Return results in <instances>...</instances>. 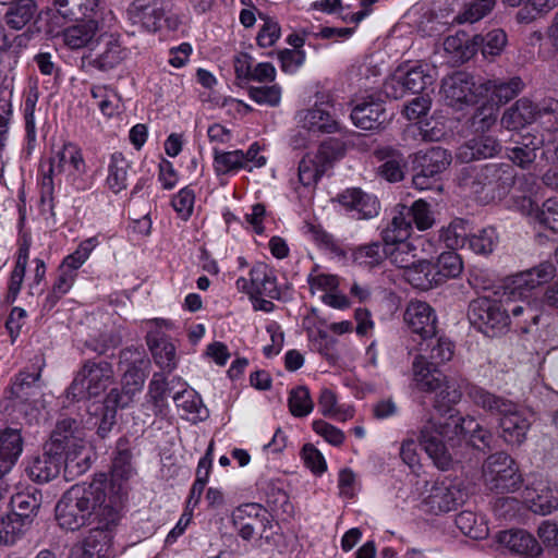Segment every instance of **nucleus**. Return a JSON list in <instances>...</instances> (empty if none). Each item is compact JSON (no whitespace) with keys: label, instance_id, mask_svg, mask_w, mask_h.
I'll use <instances>...</instances> for the list:
<instances>
[{"label":"nucleus","instance_id":"f3484780","mask_svg":"<svg viewBox=\"0 0 558 558\" xmlns=\"http://www.w3.org/2000/svg\"><path fill=\"white\" fill-rule=\"evenodd\" d=\"M298 124L312 133H336L340 124L335 117L333 105L322 102L312 108L301 110L295 117Z\"/></svg>","mask_w":558,"mask_h":558},{"label":"nucleus","instance_id":"ea45409f","mask_svg":"<svg viewBox=\"0 0 558 558\" xmlns=\"http://www.w3.org/2000/svg\"><path fill=\"white\" fill-rule=\"evenodd\" d=\"M451 162V156L441 147H433L426 151L415 154L414 163L425 174L434 177L444 170Z\"/></svg>","mask_w":558,"mask_h":558},{"label":"nucleus","instance_id":"4d7b16f0","mask_svg":"<svg viewBox=\"0 0 558 558\" xmlns=\"http://www.w3.org/2000/svg\"><path fill=\"white\" fill-rule=\"evenodd\" d=\"M469 228L463 219L452 220L448 227L440 231V240L452 251L468 247Z\"/></svg>","mask_w":558,"mask_h":558},{"label":"nucleus","instance_id":"5fc2aeb1","mask_svg":"<svg viewBox=\"0 0 558 558\" xmlns=\"http://www.w3.org/2000/svg\"><path fill=\"white\" fill-rule=\"evenodd\" d=\"M434 267L437 286L444 283L449 278L458 277L463 269L460 255L452 250L441 253Z\"/></svg>","mask_w":558,"mask_h":558},{"label":"nucleus","instance_id":"49530a36","mask_svg":"<svg viewBox=\"0 0 558 558\" xmlns=\"http://www.w3.org/2000/svg\"><path fill=\"white\" fill-rule=\"evenodd\" d=\"M98 32V24L88 20L65 28L62 33L64 44L71 49H81L89 46Z\"/></svg>","mask_w":558,"mask_h":558},{"label":"nucleus","instance_id":"393cba45","mask_svg":"<svg viewBox=\"0 0 558 558\" xmlns=\"http://www.w3.org/2000/svg\"><path fill=\"white\" fill-rule=\"evenodd\" d=\"M62 468L64 469V459L45 445L43 453L29 462L27 474L32 481L44 484L58 477Z\"/></svg>","mask_w":558,"mask_h":558},{"label":"nucleus","instance_id":"774afa93","mask_svg":"<svg viewBox=\"0 0 558 558\" xmlns=\"http://www.w3.org/2000/svg\"><path fill=\"white\" fill-rule=\"evenodd\" d=\"M507 45V35L502 29H493L482 36L480 48L485 58L496 57L501 53Z\"/></svg>","mask_w":558,"mask_h":558},{"label":"nucleus","instance_id":"c85d7f7f","mask_svg":"<svg viewBox=\"0 0 558 558\" xmlns=\"http://www.w3.org/2000/svg\"><path fill=\"white\" fill-rule=\"evenodd\" d=\"M497 541L510 551L525 557L534 558L542 551L535 537L524 530L501 531L497 535Z\"/></svg>","mask_w":558,"mask_h":558},{"label":"nucleus","instance_id":"a211bd4d","mask_svg":"<svg viewBox=\"0 0 558 558\" xmlns=\"http://www.w3.org/2000/svg\"><path fill=\"white\" fill-rule=\"evenodd\" d=\"M523 499L529 509L536 514L547 515L558 508V494L544 477L529 482L523 492Z\"/></svg>","mask_w":558,"mask_h":558},{"label":"nucleus","instance_id":"39448f33","mask_svg":"<svg viewBox=\"0 0 558 558\" xmlns=\"http://www.w3.org/2000/svg\"><path fill=\"white\" fill-rule=\"evenodd\" d=\"M447 413L448 416L439 422L428 420L420 433L421 446L440 470H448L452 463L451 453L444 439L452 440L468 433V429L474 424L473 417H464L453 409Z\"/></svg>","mask_w":558,"mask_h":558},{"label":"nucleus","instance_id":"423d86ee","mask_svg":"<svg viewBox=\"0 0 558 558\" xmlns=\"http://www.w3.org/2000/svg\"><path fill=\"white\" fill-rule=\"evenodd\" d=\"M459 185L483 202L504 198L513 183V168L508 163L465 166L459 174Z\"/></svg>","mask_w":558,"mask_h":558},{"label":"nucleus","instance_id":"dca6fc26","mask_svg":"<svg viewBox=\"0 0 558 558\" xmlns=\"http://www.w3.org/2000/svg\"><path fill=\"white\" fill-rule=\"evenodd\" d=\"M413 379L420 390L435 395L434 408L438 412H450L461 400L462 393L457 383L440 373L424 375L417 371Z\"/></svg>","mask_w":558,"mask_h":558},{"label":"nucleus","instance_id":"09e8293b","mask_svg":"<svg viewBox=\"0 0 558 558\" xmlns=\"http://www.w3.org/2000/svg\"><path fill=\"white\" fill-rule=\"evenodd\" d=\"M386 246V258L403 270L413 265L417 257V248L413 242L409 240L397 241Z\"/></svg>","mask_w":558,"mask_h":558},{"label":"nucleus","instance_id":"72a5a7b5","mask_svg":"<svg viewBox=\"0 0 558 558\" xmlns=\"http://www.w3.org/2000/svg\"><path fill=\"white\" fill-rule=\"evenodd\" d=\"M481 41L482 35L470 39L466 33L461 32L448 36L444 41V49L456 62H464L477 52Z\"/></svg>","mask_w":558,"mask_h":558},{"label":"nucleus","instance_id":"37998d69","mask_svg":"<svg viewBox=\"0 0 558 558\" xmlns=\"http://www.w3.org/2000/svg\"><path fill=\"white\" fill-rule=\"evenodd\" d=\"M183 386H185V383L180 377H172L168 380L162 373H155L149 381L147 396L156 412H161L167 405L166 400L171 391Z\"/></svg>","mask_w":558,"mask_h":558},{"label":"nucleus","instance_id":"a19ab883","mask_svg":"<svg viewBox=\"0 0 558 558\" xmlns=\"http://www.w3.org/2000/svg\"><path fill=\"white\" fill-rule=\"evenodd\" d=\"M501 148L500 143L490 135H481L459 149L458 157L465 162L477 158L494 157Z\"/></svg>","mask_w":558,"mask_h":558},{"label":"nucleus","instance_id":"58836bf2","mask_svg":"<svg viewBox=\"0 0 558 558\" xmlns=\"http://www.w3.org/2000/svg\"><path fill=\"white\" fill-rule=\"evenodd\" d=\"M38 7L34 0L11 2L4 13L5 25L13 31H21L37 15Z\"/></svg>","mask_w":558,"mask_h":558},{"label":"nucleus","instance_id":"bf43d9fd","mask_svg":"<svg viewBox=\"0 0 558 558\" xmlns=\"http://www.w3.org/2000/svg\"><path fill=\"white\" fill-rule=\"evenodd\" d=\"M379 153L387 159L379 168L380 174L390 182L402 180L407 166L404 157L392 148H384Z\"/></svg>","mask_w":558,"mask_h":558},{"label":"nucleus","instance_id":"473e14b6","mask_svg":"<svg viewBox=\"0 0 558 558\" xmlns=\"http://www.w3.org/2000/svg\"><path fill=\"white\" fill-rule=\"evenodd\" d=\"M180 388L172 398L177 408L183 411L182 416L193 422L205 421L209 413L199 395L185 386Z\"/></svg>","mask_w":558,"mask_h":558},{"label":"nucleus","instance_id":"412c9836","mask_svg":"<svg viewBox=\"0 0 558 558\" xmlns=\"http://www.w3.org/2000/svg\"><path fill=\"white\" fill-rule=\"evenodd\" d=\"M409 329L421 337L435 336L437 331V315L434 308L423 301H411L403 315Z\"/></svg>","mask_w":558,"mask_h":558},{"label":"nucleus","instance_id":"a878e982","mask_svg":"<svg viewBox=\"0 0 558 558\" xmlns=\"http://www.w3.org/2000/svg\"><path fill=\"white\" fill-rule=\"evenodd\" d=\"M386 119L384 104L372 96L359 101L351 112L353 124L362 130H377Z\"/></svg>","mask_w":558,"mask_h":558},{"label":"nucleus","instance_id":"de8ad7c7","mask_svg":"<svg viewBox=\"0 0 558 558\" xmlns=\"http://www.w3.org/2000/svg\"><path fill=\"white\" fill-rule=\"evenodd\" d=\"M130 163L122 153H113L108 163L107 186L114 194L123 191L128 186Z\"/></svg>","mask_w":558,"mask_h":558},{"label":"nucleus","instance_id":"9d476101","mask_svg":"<svg viewBox=\"0 0 558 558\" xmlns=\"http://www.w3.org/2000/svg\"><path fill=\"white\" fill-rule=\"evenodd\" d=\"M469 320L481 332L496 337L506 332L511 324L504 301L481 296L469 305Z\"/></svg>","mask_w":558,"mask_h":558},{"label":"nucleus","instance_id":"13d9d810","mask_svg":"<svg viewBox=\"0 0 558 558\" xmlns=\"http://www.w3.org/2000/svg\"><path fill=\"white\" fill-rule=\"evenodd\" d=\"M353 262L365 268H374L386 258V246L383 248L379 242L360 245L352 252Z\"/></svg>","mask_w":558,"mask_h":558},{"label":"nucleus","instance_id":"7ed1b4c3","mask_svg":"<svg viewBox=\"0 0 558 558\" xmlns=\"http://www.w3.org/2000/svg\"><path fill=\"white\" fill-rule=\"evenodd\" d=\"M45 445L64 459L66 477L73 478L89 469L90 457L81 422L70 417L59 420Z\"/></svg>","mask_w":558,"mask_h":558},{"label":"nucleus","instance_id":"bb28decb","mask_svg":"<svg viewBox=\"0 0 558 558\" xmlns=\"http://www.w3.org/2000/svg\"><path fill=\"white\" fill-rule=\"evenodd\" d=\"M23 446L21 428L7 427L0 430V478L12 471L23 452Z\"/></svg>","mask_w":558,"mask_h":558},{"label":"nucleus","instance_id":"20e7f679","mask_svg":"<svg viewBox=\"0 0 558 558\" xmlns=\"http://www.w3.org/2000/svg\"><path fill=\"white\" fill-rule=\"evenodd\" d=\"M556 268L551 263H542L529 270L508 278L505 290L508 294L505 306L510 318L518 326L519 319L527 315L534 325L541 319L535 305L530 301L531 292L550 281L555 277Z\"/></svg>","mask_w":558,"mask_h":558},{"label":"nucleus","instance_id":"338daca9","mask_svg":"<svg viewBox=\"0 0 558 558\" xmlns=\"http://www.w3.org/2000/svg\"><path fill=\"white\" fill-rule=\"evenodd\" d=\"M408 217L420 231H425L433 227L435 219L430 210V206L423 199L415 201L410 207L408 206Z\"/></svg>","mask_w":558,"mask_h":558},{"label":"nucleus","instance_id":"c756f323","mask_svg":"<svg viewBox=\"0 0 558 558\" xmlns=\"http://www.w3.org/2000/svg\"><path fill=\"white\" fill-rule=\"evenodd\" d=\"M536 121L539 122L543 133L542 143L545 149L558 145V100L548 98L537 104Z\"/></svg>","mask_w":558,"mask_h":558},{"label":"nucleus","instance_id":"7c9ffc66","mask_svg":"<svg viewBox=\"0 0 558 558\" xmlns=\"http://www.w3.org/2000/svg\"><path fill=\"white\" fill-rule=\"evenodd\" d=\"M109 529L96 525L85 538L81 553L72 558H112Z\"/></svg>","mask_w":558,"mask_h":558},{"label":"nucleus","instance_id":"6ab92c4d","mask_svg":"<svg viewBox=\"0 0 558 558\" xmlns=\"http://www.w3.org/2000/svg\"><path fill=\"white\" fill-rule=\"evenodd\" d=\"M166 0H134L128 9V14L134 25L155 33L166 21Z\"/></svg>","mask_w":558,"mask_h":558},{"label":"nucleus","instance_id":"6e6d98bb","mask_svg":"<svg viewBox=\"0 0 558 558\" xmlns=\"http://www.w3.org/2000/svg\"><path fill=\"white\" fill-rule=\"evenodd\" d=\"M29 257V245L27 243H23L19 247L16 263L14 266V269L11 272L10 281H9V289H8V295L7 300L10 303H13L16 299V296L20 293L26 266Z\"/></svg>","mask_w":558,"mask_h":558},{"label":"nucleus","instance_id":"0e129e2a","mask_svg":"<svg viewBox=\"0 0 558 558\" xmlns=\"http://www.w3.org/2000/svg\"><path fill=\"white\" fill-rule=\"evenodd\" d=\"M498 243V235L494 228H485L470 236L468 248L475 254L488 255Z\"/></svg>","mask_w":558,"mask_h":558},{"label":"nucleus","instance_id":"5701e85b","mask_svg":"<svg viewBox=\"0 0 558 558\" xmlns=\"http://www.w3.org/2000/svg\"><path fill=\"white\" fill-rule=\"evenodd\" d=\"M342 207L356 219H371L379 214V203L374 195L363 192L361 189H347L337 197Z\"/></svg>","mask_w":558,"mask_h":558},{"label":"nucleus","instance_id":"79ce46f5","mask_svg":"<svg viewBox=\"0 0 558 558\" xmlns=\"http://www.w3.org/2000/svg\"><path fill=\"white\" fill-rule=\"evenodd\" d=\"M147 344L160 368L171 372L177 367L175 348L167 338L159 333H148Z\"/></svg>","mask_w":558,"mask_h":558},{"label":"nucleus","instance_id":"cd10ccee","mask_svg":"<svg viewBox=\"0 0 558 558\" xmlns=\"http://www.w3.org/2000/svg\"><path fill=\"white\" fill-rule=\"evenodd\" d=\"M131 459L130 441L122 437L117 441L111 469L112 487L108 494H113L119 498L118 493L122 489V483L126 482L134 473Z\"/></svg>","mask_w":558,"mask_h":558},{"label":"nucleus","instance_id":"1a4fd4ad","mask_svg":"<svg viewBox=\"0 0 558 558\" xmlns=\"http://www.w3.org/2000/svg\"><path fill=\"white\" fill-rule=\"evenodd\" d=\"M32 371H21L10 386V398L16 402L20 413L24 414L27 424L38 421L40 415L39 400L41 396V367L33 366Z\"/></svg>","mask_w":558,"mask_h":558},{"label":"nucleus","instance_id":"ddd939ff","mask_svg":"<svg viewBox=\"0 0 558 558\" xmlns=\"http://www.w3.org/2000/svg\"><path fill=\"white\" fill-rule=\"evenodd\" d=\"M343 154V145L338 140L324 142L316 153L306 154L299 163V181L304 186H315L332 162Z\"/></svg>","mask_w":558,"mask_h":558},{"label":"nucleus","instance_id":"3c124183","mask_svg":"<svg viewBox=\"0 0 558 558\" xmlns=\"http://www.w3.org/2000/svg\"><path fill=\"white\" fill-rule=\"evenodd\" d=\"M31 522L13 512L0 519V543L4 545L15 544L31 526Z\"/></svg>","mask_w":558,"mask_h":558},{"label":"nucleus","instance_id":"9b49d317","mask_svg":"<svg viewBox=\"0 0 558 558\" xmlns=\"http://www.w3.org/2000/svg\"><path fill=\"white\" fill-rule=\"evenodd\" d=\"M465 498L466 492L462 482L445 477L425 485L421 505L424 511L440 514L456 510Z\"/></svg>","mask_w":558,"mask_h":558},{"label":"nucleus","instance_id":"4468645a","mask_svg":"<svg viewBox=\"0 0 558 558\" xmlns=\"http://www.w3.org/2000/svg\"><path fill=\"white\" fill-rule=\"evenodd\" d=\"M485 90L482 78L476 81L473 75L462 71L445 77L441 83V93L447 104L458 109L484 98Z\"/></svg>","mask_w":558,"mask_h":558},{"label":"nucleus","instance_id":"69168bd1","mask_svg":"<svg viewBox=\"0 0 558 558\" xmlns=\"http://www.w3.org/2000/svg\"><path fill=\"white\" fill-rule=\"evenodd\" d=\"M499 106L487 102L480 107L472 117V129L475 133L484 134L497 122Z\"/></svg>","mask_w":558,"mask_h":558},{"label":"nucleus","instance_id":"a18cd8bd","mask_svg":"<svg viewBox=\"0 0 558 558\" xmlns=\"http://www.w3.org/2000/svg\"><path fill=\"white\" fill-rule=\"evenodd\" d=\"M41 498L40 492L34 487L19 492L11 497L12 512L32 523L40 508Z\"/></svg>","mask_w":558,"mask_h":558},{"label":"nucleus","instance_id":"c9c22d12","mask_svg":"<svg viewBox=\"0 0 558 558\" xmlns=\"http://www.w3.org/2000/svg\"><path fill=\"white\" fill-rule=\"evenodd\" d=\"M100 40L104 48L90 63L100 71H109L126 58L128 51L113 35H101Z\"/></svg>","mask_w":558,"mask_h":558},{"label":"nucleus","instance_id":"864d4df0","mask_svg":"<svg viewBox=\"0 0 558 558\" xmlns=\"http://www.w3.org/2000/svg\"><path fill=\"white\" fill-rule=\"evenodd\" d=\"M318 408L324 416L347 421L353 417V410L338 404L336 393L329 388H323L318 397Z\"/></svg>","mask_w":558,"mask_h":558},{"label":"nucleus","instance_id":"8fccbe9b","mask_svg":"<svg viewBox=\"0 0 558 558\" xmlns=\"http://www.w3.org/2000/svg\"><path fill=\"white\" fill-rule=\"evenodd\" d=\"M244 151L235 149L231 151H223L214 147V161L213 167L215 173L220 175H227L238 172L244 167Z\"/></svg>","mask_w":558,"mask_h":558},{"label":"nucleus","instance_id":"052dcab7","mask_svg":"<svg viewBox=\"0 0 558 558\" xmlns=\"http://www.w3.org/2000/svg\"><path fill=\"white\" fill-rule=\"evenodd\" d=\"M496 0H471L463 3L462 10L454 17L459 24H473L485 17L495 7Z\"/></svg>","mask_w":558,"mask_h":558},{"label":"nucleus","instance_id":"f03ea898","mask_svg":"<svg viewBox=\"0 0 558 558\" xmlns=\"http://www.w3.org/2000/svg\"><path fill=\"white\" fill-rule=\"evenodd\" d=\"M465 393L474 405L498 416L501 436L507 444L520 446L525 441L532 424V414L527 410L477 385H468Z\"/></svg>","mask_w":558,"mask_h":558},{"label":"nucleus","instance_id":"4be33fe9","mask_svg":"<svg viewBox=\"0 0 558 558\" xmlns=\"http://www.w3.org/2000/svg\"><path fill=\"white\" fill-rule=\"evenodd\" d=\"M148 360L145 352L138 348H126L120 353V364L123 368L122 385L136 395L143 389L145 381L144 368Z\"/></svg>","mask_w":558,"mask_h":558},{"label":"nucleus","instance_id":"e2e57ef3","mask_svg":"<svg viewBox=\"0 0 558 558\" xmlns=\"http://www.w3.org/2000/svg\"><path fill=\"white\" fill-rule=\"evenodd\" d=\"M288 403L291 414L296 417L307 416L314 409L310 390L305 386L292 389Z\"/></svg>","mask_w":558,"mask_h":558},{"label":"nucleus","instance_id":"aec40b11","mask_svg":"<svg viewBox=\"0 0 558 558\" xmlns=\"http://www.w3.org/2000/svg\"><path fill=\"white\" fill-rule=\"evenodd\" d=\"M515 210L537 221L543 227L558 232V196L546 199L541 207L530 196L514 197Z\"/></svg>","mask_w":558,"mask_h":558},{"label":"nucleus","instance_id":"603ef678","mask_svg":"<svg viewBox=\"0 0 558 558\" xmlns=\"http://www.w3.org/2000/svg\"><path fill=\"white\" fill-rule=\"evenodd\" d=\"M457 527L466 536L474 539H484L489 530L483 517L472 511H462L456 517Z\"/></svg>","mask_w":558,"mask_h":558},{"label":"nucleus","instance_id":"c03bdc74","mask_svg":"<svg viewBox=\"0 0 558 558\" xmlns=\"http://www.w3.org/2000/svg\"><path fill=\"white\" fill-rule=\"evenodd\" d=\"M434 274L435 267L432 262L417 258L413 265L404 270L403 277L412 287L425 291L437 286Z\"/></svg>","mask_w":558,"mask_h":558},{"label":"nucleus","instance_id":"0eeeda50","mask_svg":"<svg viewBox=\"0 0 558 558\" xmlns=\"http://www.w3.org/2000/svg\"><path fill=\"white\" fill-rule=\"evenodd\" d=\"M114 383V371L107 361H86L76 373L66 390L72 400H87L99 397Z\"/></svg>","mask_w":558,"mask_h":558},{"label":"nucleus","instance_id":"680f3d73","mask_svg":"<svg viewBox=\"0 0 558 558\" xmlns=\"http://www.w3.org/2000/svg\"><path fill=\"white\" fill-rule=\"evenodd\" d=\"M403 77L409 93L417 94L423 92L434 82L433 76L428 73L427 66L420 64L411 69L403 68Z\"/></svg>","mask_w":558,"mask_h":558},{"label":"nucleus","instance_id":"f257e3e1","mask_svg":"<svg viewBox=\"0 0 558 558\" xmlns=\"http://www.w3.org/2000/svg\"><path fill=\"white\" fill-rule=\"evenodd\" d=\"M109 484L105 474L90 483L75 484L69 488L56 506V519L61 529L77 531L96 524L110 527L119 520V498L108 494Z\"/></svg>","mask_w":558,"mask_h":558},{"label":"nucleus","instance_id":"f8f14e48","mask_svg":"<svg viewBox=\"0 0 558 558\" xmlns=\"http://www.w3.org/2000/svg\"><path fill=\"white\" fill-rule=\"evenodd\" d=\"M484 485L496 493H510L522 482L515 461L506 452L488 456L482 465Z\"/></svg>","mask_w":558,"mask_h":558},{"label":"nucleus","instance_id":"6e6552de","mask_svg":"<svg viewBox=\"0 0 558 558\" xmlns=\"http://www.w3.org/2000/svg\"><path fill=\"white\" fill-rule=\"evenodd\" d=\"M43 191L51 194L53 191V178L64 177L66 182H74L86 172V165L82 150L72 143L64 144L48 161V168L41 165Z\"/></svg>","mask_w":558,"mask_h":558},{"label":"nucleus","instance_id":"4c0bfd02","mask_svg":"<svg viewBox=\"0 0 558 558\" xmlns=\"http://www.w3.org/2000/svg\"><path fill=\"white\" fill-rule=\"evenodd\" d=\"M485 87L484 97L490 96L493 104H506L514 98L523 88L524 84L518 76L508 81L501 80H482Z\"/></svg>","mask_w":558,"mask_h":558},{"label":"nucleus","instance_id":"f704fd0d","mask_svg":"<svg viewBox=\"0 0 558 558\" xmlns=\"http://www.w3.org/2000/svg\"><path fill=\"white\" fill-rule=\"evenodd\" d=\"M250 277L253 286L254 298L268 296L278 299L280 295L277 286V278L272 269L264 263H256L250 270Z\"/></svg>","mask_w":558,"mask_h":558},{"label":"nucleus","instance_id":"2f4dec72","mask_svg":"<svg viewBox=\"0 0 558 558\" xmlns=\"http://www.w3.org/2000/svg\"><path fill=\"white\" fill-rule=\"evenodd\" d=\"M408 206L399 204L393 211L391 220L381 231V239L385 245H391L397 241L409 240L412 233V220L408 217Z\"/></svg>","mask_w":558,"mask_h":558},{"label":"nucleus","instance_id":"e433bc0d","mask_svg":"<svg viewBox=\"0 0 558 558\" xmlns=\"http://www.w3.org/2000/svg\"><path fill=\"white\" fill-rule=\"evenodd\" d=\"M536 116L537 105L526 98H521L505 111L501 124L508 130H518L536 121Z\"/></svg>","mask_w":558,"mask_h":558},{"label":"nucleus","instance_id":"b1692460","mask_svg":"<svg viewBox=\"0 0 558 558\" xmlns=\"http://www.w3.org/2000/svg\"><path fill=\"white\" fill-rule=\"evenodd\" d=\"M267 514L264 507L252 502L238 507L233 511L232 519L239 535L245 541H251L264 526V519Z\"/></svg>","mask_w":558,"mask_h":558},{"label":"nucleus","instance_id":"2eb2a0df","mask_svg":"<svg viewBox=\"0 0 558 558\" xmlns=\"http://www.w3.org/2000/svg\"><path fill=\"white\" fill-rule=\"evenodd\" d=\"M454 354L453 342L442 336H428L421 340L418 344V354L414 357L412 363L413 377L417 376V371L424 375L437 373L430 367L440 366L449 362Z\"/></svg>","mask_w":558,"mask_h":558}]
</instances>
